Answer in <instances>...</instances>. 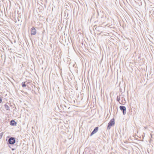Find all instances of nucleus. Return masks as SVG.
<instances>
[{"instance_id":"obj_1","label":"nucleus","mask_w":154,"mask_h":154,"mask_svg":"<svg viewBox=\"0 0 154 154\" xmlns=\"http://www.w3.org/2000/svg\"><path fill=\"white\" fill-rule=\"evenodd\" d=\"M115 124V121L114 119H111L108 124L107 129H110L111 126H113Z\"/></svg>"},{"instance_id":"obj_2","label":"nucleus","mask_w":154,"mask_h":154,"mask_svg":"<svg viewBox=\"0 0 154 154\" xmlns=\"http://www.w3.org/2000/svg\"><path fill=\"white\" fill-rule=\"evenodd\" d=\"M120 109L122 111L123 114L125 115L126 113V108L125 106H121L119 107Z\"/></svg>"},{"instance_id":"obj_3","label":"nucleus","mask_w":154,"mask_h":154,"mask_svg":"<svg viewBox=\"0 0 154 154\" xmlns=\"http://www.w3.org/2000/svg\"><path fill=\"white\" fill-rule=\"evenodd\" d=\"M8 142L11 144H13L15 142V138L13 137H11L8 140Z\"/></svg>"},{"instance_id":"obj_4","label":"nucleus","mask_w":154,"mask_h":154,"mask_svg":"<svg viewBox=\"0 0 154 154\" xmlns=\"http://www.w3.org/2000/svg\"><path fill=\"white\" fill-rule=\"evenodd\" d=\"M36 33V31L35 29L34 28H32L31 29V34L32 35H35Z\"/></svg>"},{"instance_id":"obj_5","label":"nucleus","mask_w":154,"mask_h":154,"mask_svg":"<svg viewBox=\"0 0 154 154\" xmlns=\"http://www.w3.org/2000/svg\"><path fill=\"white\" fill-rule=\"evenodd\" d=\"M98 129V127H96L94 129L93 131L91 133L90 135L91 136L95 133L97 132Z\"/></svg>"},{"instance_id":"obj_6","label":"nucleus","mask_w":154,"mask_h":154,"mask_svg":"<svg viewBox=\"0 0 154 154\" xmlns=\"http://www.w3.org/2000/svg\"><path fill=\"white\" fill-rule=\"evenodd\" d=\"M17 123L13 120H12L10 122V124L12 125H16Z\"/></svg>"},{"instance_id":"obj_7","label":"nucleus","mask_w":154,"mask_h":154,"mask_svg":"<svg viewBox=\"0 0 154 154\" xmlns=\"http://www.w3.org/2000/svg\"><path fill=\"white\" fill-rule=\"evenodd\" d=\"M5 108L6 110H10L9 107L7 105L5 104Z\"/></svg>"},{"instance_id":"obj_8","label":"nucleus","mask_w":154,"mask_h":154,"mask_svg":"<svg viewBox=\"0 0 154 154\" xmlns=\"http://www.w3.org/2000/svg\"><path fill=\"white\" fill-rule=\"evenodd\" d=\"M25 82H23L22 83L21 85H22V86L23 87H26V85L25 84Z\"/></svg>"},{"instance_id":"obj_9","label":"nucleus","mask_w":154,"mask_h":154,"mask_svg":"<svg viewBox=\"0 0 154 154\" xmlns=\"http://www.w3.org/2000/svg\"><path fill=\"white\" fill-rule=\"evenodd\" d=\"M97 11L98 15L101 14V10H97Z\"/></svg>"},{"instance_id":"obj_10","label":"nucleus","mask_w":154,"mask_h":154,"mask_svg":"<svg viewBox=\"0 0 154 154\" xmlns=\"http://www.w3.org/2000/svg\"><path fill=\"white\" fill-rule=\"evenodd\" d=\"M120 99V97H119L118 96H117V100L118 101H119Z\"/></svg>"},{"instance_id":"obj_11","label":"nucleus","mask_w":154,"mask_h":154,"mask_svg":"<svg viewBox=\"0 0 154 154\" xmlns=\"http://www.w3.org/2000/svg\"><path fill=\"white\" fill-rule=\"evenodd\" d=\"M42 6H40V7L38 8V9L39 10H42Z\"/></svg>"},{"instance_id":"obj_12","label":"nucleus","mask_w":154,"mask_h":154,"mask_svg":"<svg viewBox=\"0 0 154 154\" xmlns=\"http://www.w3.org/2000/svg\"><path fill=\"white\" fill-rule=\"evenodd\" d=\"M4 12H5V14L6 13V12L7 13H8V10H4Z\"/></svg>"},{"instance_id":"obj_13","label":"nucleus","mask_w":154,"mask_h":154,"mask_svg":"<svg viewBox=\"0 0 154 154\" xmlns=\"http://www.w3.org/2000/svg\"><path fill=\"white\" fill-rule=\"evenodd\" d=\"M2 133H0V137L1 138L2 137Z\"/></svg>"},{"instance_id":"obj_14","label":"nucleus","mask_w":154,"mask_h":154,"mask_svg":"<svg viewBox=\"0 0 154 154\" xmlns=\"http://www.w3.org/2000/svg\"><path fill=\"white\" fill-rule=\"evenodd\" d=\"M2 102V99L1 98V97H0V103H1Z\"/></svg>"},{"instance_id":"obj_15","label":"nucleus","mask_w":154,"mask_h":154,"mask_svg":"<svg viewBox=\"0 0 154 154\" xmlns=\"http://www.w3.org/2000/svg\"><path fill=\"white\" fill-rule=\"evenodd\" d=\"M1 12H2V10H1Z\"/></svg>"},{"instance_id":"obj_16","label":"nucleus","mask_w":154,"mask_h":154,"mask_svg":"<svg viewBox=\"0 0 154 154\" xmlns=\"http://www.w3.org/2000/svg\"><path fill=\"white\" fill-rule=\"evenodd\" d=\"M18 12V13L19 12V11H18V12Z\"/></svg>"},{"instance_id":"obj_17","label":"nucleus","mask_w":154,"mask_h":154,"mask_svg":"<svg viewBox=\"0 0 154 154\" xmlns=\"http://www.w3.org/2000/svg\"><path fill=\"white\" fill-rule=\"evenodd\" d=\"M12 150H14V149H12Z\"/></svg>"}]
</instances>
